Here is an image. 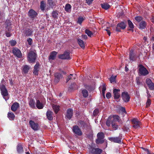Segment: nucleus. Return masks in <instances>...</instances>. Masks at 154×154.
Wrapping results in <instances>:
<instances>
[{"instance_id":"nucleus-51","label":"nucleus","mask_w":154,"mask_h":154,"mask_svg":"<svg viewBox=\"0 0 154 154\" xmlns=\"http://www.w3.org/2000/svg\"><path fill=\"white\" fill-rule=\"evenodd\" d=\"M5 34L6 36L8 37H10L11 35V32L8 31L7 30H5Z\"/></svg>"},{"instance_id":"nucleus-34","label":"nucleus","mask_w":154,"mask_h":154,"mask_svg":"<svg viewBox=\"0 0 154 154\" xmlns=\"http://www.w3.org/2000/svg\"><path fill=\"white\" fill-rule=\"evenodd\" d=\"M101 7L102 8L105 10H107L109 9L110 7V5L107 3H103L101 5Z\"/></svg>"},{"instance_id":"nucleus-61","label":"nucleus","mask_w":154,"mask_h":154,"mask_svg":"<svg viewBox=\"0 0 154 154\" xmlns=\"http://www.w3.org/2000/svg\"><path fill=\"white\" fill-rule=\"evenodd\" d=\"M94 0H86V3L88 5L91 4Z\"/></svg>"},{"instance_id":"nucleus-24","label":"nucleus","mask_w":154,"mask_h":154,"mask_svg":"<svg viewBox=\"0 0 154 154\" xmlns=\"http://www.w3.org/2000/svg\"><path fill=\"white\" fill-rule=\"evenodd\" d=\"M77 42L81 48L84 49L85 48V44L84 41L80 38H78Z\"/></svg>"},{"instance_id":"nucleus-48","label":"nucleus","mask_w":154,"mask_h":154,"mask_svg":"<svg viewBox=\"0 0 154 154\" xmlns=\"http://www.w3.org/2000/svg\"><path fill=\"white\" fill-rule=\"evenodd\" d=\"M151 104V100H150V99H149V98H148V99L147 100V101L146 103V107L147 108L149 107L150 105Z\"/></svg>"},{"instance_id":"nucleus-29","label":"nucleus","mask_w":154,"mask_h":154,"mask_svg":"<svg viewBox=\"0 0 154 154\" xmlns=\"http://www.w3.org/2000/svg\"><path fill=\"white\" fill-rule=\"evenodd\" d=\"M29 104V106L32 108H35V101L32 98L30 99Z\"/></svg>"},{"instance_id":"nucleus-50","label":"nucleus","mask_w":154,"mask_h":154,"mask_svg":"<svg viewBox=\"0 0 154 154\" xmlns=\"http://www.w3.org/2000/svg\"><path fill=\"white\" fill-rule=\"evenodd\" d=\"M149 88L151 90H154V83L153 82L148 86Z\"/></svg>"},{"instance_id":"nucleus-60","label":"nucleus","mask_w":154,"mask_h":154,"mask_svg":"<svg viewBox=\"0 0 154 154\" xmlns=\"http://www.w3.org/2000/svg\"><path fill=\"white\" fill-rule=\"evenodd\" d=\"M136 80L137 85H140L141 83L140 79H137Z\"/></svg>"},{"instance_id":"nucleus-32","label":"nucleus","mask_w":154,"mask_h":154,"mask_svg":"<svg viewBox=\"0 0 154 154\" xmlns=\"http://www.w3.org/2000/svg\"><path fill=\"white\" fill-rule=\"evenodd\" d=\"M52 108L55 114H57L59 110V106L56 105H54Z\"/></svg>"},{"instance_id":"nucleus-58","label":"nucleus","mask_w":154,"mask_h":154,"mask_svg":"<svg viewBox=\"0 0 154 154\" xmlns=\"http://www.w3.org/2000/svg\"><path fill=\"white\" fill-rule=\"evenodd\" d=\"M106 124L107 126H110L111 125L110 120L109 119L107 120L106 122Z\"/></svg>"},{"instance_id":"nucleus-45","label":"nucleus","mask_w":154,"mask_h":154,"mask_svg":"<svg viewBox=\"0 0 154 154\" xmlns=\"http://www.w3.org/2000/svg\"><path fill=\"white\" fill-rule=\"evenodd\" d=\"M85 33L88 35V36L90 37H91V35H93L92 32L88 29H86L85 31Z\"/></svg>"},{"instance_id":"nucleus-31","label":"nucleus","mask_w":154,"mask_h":154,"mask_svg":"<svg viewBox=\"0 0 154 154\" xmlns=\"http://www.w3.org/2000/svg\"><path fill=\"white\" fill-rule=\"evenodd\" d=\"M8 117L10 120H14L15 116L14 114L12 112H8Z\"/></svg>"},{"instance_id":"nucleus-6","label":"nucleus","mask_w":154,"mask_h":154,"mask_svg":"<svg viewBox=\"0 0 154 154\" xmlns=\"http://www.w3.org/2000/svg\"><path fill=\"white\" fill-rule=\"evenodd\" d=\"M58 57L62 60H70L71 59L70 56L69 52L67 51H65L63 54L59 55Z\"/></svg>"},{"instance_id":"nucleus-49","label":"nucleus","mask_w":154,"mask_h":154,"mask_svg":"<svg viewBox=\"0 0 154 154\" xmlns=\"http://www.w3.org/2000/svg\"><path fill=\"white\" fill-rule=\"evenodd\" d=\"M152 82L151 80L149 78H147L146 79V84L148 86L150 84H151L152 83Z\"/></svg>"},{"instance_id":"nucleus-5","label":"nucleus","mask_w":154,"mask_h":154,"mask_svg":"<svg viewBox=\"0 0 154 154\" xmlns=\"http://www.w3.org/2000/svg\"><path fill=\"white\" fill-rule=\"evenodd\" d=\"M126 26V22L124 21L118 23L116 27V31L118 32H121V29H124Z\"/></svg>"},{"instance_id":"nucleus-43","label":"nucleus","mask_w":154,"mask_h":154,"mask_svg":"<svg viewBox=\"0 0 154 154\" xmlns=\"http://www.w3.org/2000/svg\"><path fill=\"white\" fill-rule=\"evenodd\" d=\"M84 19L83 17H79L78 18V20L77 22V23L81 25L82 23L84 20Z\"/></svg>"},{"instance_id":"nucleus-27","label":"nucleus","mask_w":154,"mask_h":154,"mask_svg":"<svg viewBox=\"0 0 154 154\" xmlns=\"http://www.w3.org/2000/svg\"><path fill=\"white\" fill-rule=\"evenodd\" d=\"M36 106L39 109H42L44 107L43 104L39 100H36Z\"/></svg>"},{"instance_id":"nucleus-18","label":"nucleus","mask_w":154,"mask_h":154,"mask_svg":"<svg viewBox=\"0 0 154 154\" xmlns=\"http://www.w3.org/2000/svg\"><path fill=\"white\" fill-rule=\"evenodd\" d=\"M54 82L57 83L60 81V79L62 78V75L59 73H56L54 74Z\"/></svg>"},{"instance_id":"nucleus-38","label":"nucleus","mask_w":154,"mask_h":154,"mask_svg":"<svg viewBox=\"0 0 154 154\" xmlns=\"http://www.w3.org/2000/svg\"><path fill=\"white\" fill-rule=\"evenodd\" d=\"M71 5L70 4H66L65 8V11L66 12H69V11H71Z\"/></svg>"},{"instance_id":"nucleus-35","label":"nucleus","mask_w":154,"mask_h":154,"mask_svg":"<svg viewBox=\"0 0 154 154\" xmlns=\"http://www.w3.org/2000/svg\"><path fill=\"white\" fill-rule=\"evenodd\" d=\"M82 92L83 95V96L84 97L86 98L88 96V92L86 89H84L82 90Z\"/></svg>"},{"instance_id":"nucleus-52","label":"nucleus","mask_w":154,"mask_h":154,"mask_svg":"<svg viewBox=\"0 0 154 154\" xmlns=\"http://www.w3.org/2000/svg\"><path fill=\"white\" fill-rule=\"evenodd\" d=\"M85 88L89 91L91 90V85H89L87 84L84 85Z\"/></svg>"},{"instance_id":"nucleus-26","label":"nucleus","mask_w":154,"mask_h":154,"mask_svg":"<svg viewBox=\"0 0 154 154\" xmlns=\"http://www.w3.org/2000/svg\"><path fill=\"white\" fill-rule=\"evenodd\" d=\"M146 26V22L142 21L139 24V28L141 29H144Z\"/></svg>"},{"instance_id":"nucleus-37","label":"nucleus","mask_w":154,"mask_h":154,"mask_svg":"<svg viewBox=\"0 0 154 154\" xmlns=\"http://www.w3.org/2000/svg\"><path fill=\"white\" fill-rule=\"evenodd\" d=\"M116 76H114L112 75L109 78V80L111 83H116Z\"/></svg>"},{"instance_id":"nucleus-59","label":"nucleus","mask_w":154,"mask_h":154,"mask_svg":"<svg viewBox=\"0 0 154 154\" xmlns=\"http://www.w3.org/2000/svg\"><path fill=\"white\" fill-rule=\"evenodd\" d=\"M106 90V85L105 84H104L102 85V91H105Z\"/></svg>"},{"instance_id":"nucleus-21","label":"nucleus","mask_w":154,"mask_h":154,"mask_svg":"<svg viewBox=\"0 0 154 154\" xmlns=\"http://www.w3.org/2000/svg\"><path fill=\"white\" fill-rule=\"evenodd\" d=\"M103 150L99 148H95L92 149L91 151V153L93 154H101Z\"/></svg>"},{"instance_id":"nucleus-12","label":"nucleus","mask_w":154,"mask_h":154,"mask_svg":"<svg viewBox=\"0 0 154 154\" xmlns=\"http://www.w3.org/2000/svg\"><path fill=\"white\" fill-rule=\"evenodd\" d=\"M0 89L1 94L5 98V97H6L8 95L7 90L6 89L5 86L3 85L0 86Z\"/></svg>"},{"instance_id":"nucleus-14","label":"nucleus","mask_w":154,"mask_h":154,"mask_svg":"<svg viewBox=\"0 0 154 154\" xmlns=\"http://www.w3.org/2000/svg\"><path fill=\"white\" fill-rule=\"evenodd\" d=\"M40 64L39 62L37 61L34 67V69L33 70V73L35 75H37L38 74V72L39 70Z\"/></svg>"},{"instance_id":"nucleus-11","label":"nucleus","mask_w":154,"mask_h":154,"mask_svg":"<svg viewBox=\"0 0 154 154\" xmlns=\"http://www.w3.org/2000/svg\"><path fill=\"white\" fill-rule=\"evenodd\" d=\"M121 97L124 102H128L129 101L130 97L128 92H122Z\"/></svg>"},{"instance_id":"nucleus-39","label":"nucleus","mask_w":154,"mask_h":154,"mask_svg":"<svg viewBox=\"0 0 154 154\" xmlns=\"http://www.w3.org/2000/svg\"><path fill=\"white\" fill-rule=\"evenodd\" d=\"M17 150L19 153H21L23 152V148L22 146L20 145H18L17 146Z\"/></svg>"},{"instance_id":"nucleus-28","label":"nucleus","mask_w":154,"mask_h":154,"mask_svg":"<svg viewBox=\"0 0 154 154\" xmlns=\"http://www.w3.org/2000/svg\"><path fill=\"white\" fill-rule=\"evenodd\" d=\"M46 6V4L45 1H42L40 2V8L42 11H44L45 10Z\"/></svg>"},{"instance_id":"nucleus-23","label":"nucleus","mask_w":154,"mask_h":154,"mask_svg":"<svg viewBox=\"0 0 154 154\" xmlns=\"http://www.w3.org/2000/svg\"><path fill=\"white\" fill-rule=\"evenodd\" d=\"M57 54V52L53 51L51 52L49 56V60H54L55 59L56 56Z\"/></svg>"},{"instance_id":"nucleus-19","label":"nucleus","mask_w":154,"mask_h":154,"mask_svg":"<svg viewBox=\"0 0 154 154\" xmlns=\"http://www.w3.org/2000/svg\"><path fill=\"white\" fill-rule=\"evenodd\" d=\"M12 25L11 23L9 20H6L5 24V30H7L8 31H9L11 29Z\"/></svg>"},{"instance_id":"nucleus-47","label":"nucleus","mask_w":154,"mask_h":154,"mask_svg":"<svg viewBox=\"0 0 154 154\" xmlns=\"http://www.w3.org/2000/svg\"><path fill=\"white\" fill-rule=\"evenodd\" d=\"M135 19L138 22H140L143 20V18L139 16L135 17Z\"/></svg>"},{"instance_id":"nucleus-7","label":"nucleus","mask_w":154,"mask_h":154,"mask_svg":"<svg viewBox=\"0 0 154 154\" xmlns=\"http://www.w3.org/2000/svg\"><path fill=\"white\" fill-rule=\"evenodd\" d=\"M131 121L133 124L132 127L134 128L137 129L140 128L141 123L137 119H133L131 120Z\"/></svg>"},{"instance_id":"nucleus-42","label":"nucleus","mask_w":154,"mask_h":154,"mask_svg":"<svg viewBox=\"0 0 154 154\" xmlns=\"http://www.w3.org/2000/svg\"><path fill=\"white\" fill-rule=\"evenodd\" d=\"M111 125L112 128L114 130H116L118 129V126L114 121H112Z\"/></svg>"},{"instance_id":"nucleus-55","label":"nucleus","mask_w":154,"mask_h":154,"mask_svg":"<svg viewBox=\"0 0 154 154\" xmlns=\"http://www.w3.org/2000/svg\"><path fill=\"white\" fill-rule=\"evenodd\" d=\"M141 148L144 151L146 152L147 154H151L150 152V151H149V150L148 149L144 148L143 147H141Z\"/></svg>"},{"instance_id":"nucleus-36","label":"nucleus","mask_w":154,"mask_h":154,"mask_svg":"<svg viewBox=\"0 0 154 154\" xmlns=\"http://www.w3.org/2000/svg\"><path fill=\"white\" fill-rule=\"evenodd\" d=\"M79 125H80L81 127L85 128L86 124L83 121L80 120L78 122Z\"/></svg>"},{"instance_id":"nucleus-10","label":"nucleus","mask_w":154,"mask_h":154,"mask_svg":"<svg viewBox=\"0 0 154 154\" xmlns=\"http://www.w3.org/2000/svg\"><path fill=\"white\" fill-rule=\"evenodd\" d=\"M12 52L13 54L19 58L22 57V54L21 51L17 48H14L12 49Z\"/></svg>"},{"instance_id":"nucleus-33","label":"nucleus","mask_w":154,"mask_h":154,"mask_svg":"<svg viewBox=\"0 0 154 154\" xmlns=\"http://www.w3.org/2000/svg\"><path fill=\"white\" fill-rule=\"evenodd\" d=\"M48 4L51 8L55 5L56 4L54 0H47Z\"/></svg>"},{"instance_id":"nucleus-2","label":"nucleus","mask_w":154,"mask_h":154,"mask_svg":"<svg viewBox=\"0 0 154 154\" xmlns=\"http://www.w3.org/2000/svg\"><path fill=\"white\" fill-rule=\"evenodd\" d=\"M138 67H139L138 74L140 75L146 76L149 73L146 69L142 65L140 64Z\"/></svg>"},{"instance_id":"nucleus-9","label":"nucleus","mask_w":154,"mask_h":154,"mask_svg":"<svg viewBox=\"0 0 154 154\" xmlns=\"http://www.w3.org/2000/svg\"><path fill=\"white\" fill-rule=\"evenodd\" d=\"M28 15L30 18L33 20L37 17L38 14L33 9H30L28 12Z\"/></svg>"},{"instance_id":"nucleus-8","label":"nucleus","mask_w":154,"mask_h":154,"mask_svg":"<svg viewBox=\"0 0 154 154\" xmlns=\"http://www.w3.org/2000/svg\"><path fill=\"white\" fill-rule=\"evenodd\" d=\"M72 130L74 134L79 136H81L82 134L81 129L77 125H74L72 127Z\"/></svg>"},{"instance_id":"nucleus-22","label":"nucleus","mask_w":154,"mask_h":154,"mask_svg":"<svg viewBox=\"0 0 154 154\" xmlns=\"http://www.w3.org/2000/svg\"><path fill=\"white\" fill-rule=\"evenodd\" d=\"M20 106L19 104L17 102H14L12 105L11 109L13 112L16 111Z\"/></svg>"},{"instance_id":"nucleus-44","label":"nucleus","mask_w":154,"mask_h":154,"mask_svg":"<svg viewBox=\"0 0 154 154\" xmlns=\"http://www.w3.org/2000/svg\"><path fill=\"white\" fill-rule=\"evenodd\" d=\"M9 43L11 46H14L16 44L17 42L15 40H12L9 41Z\"/></svg>"},{"instance_id":"nucleus-63","label":"nucleus","mask_w":154,"mask_h":154,"mask_svg":"<svg viewBox=\"0 0 154 154\" xmlns=\"http://www.w3.org/2000/svg\"><path fill=\"white\" fill-rule=\"evenodd\" d=\"M70 75H71L70 76L71 79L70 80L75 79V75H74V76H73V74H70Z\"/></svg>"},{"instance_id":"nucleus-20","label":"nucleus","mask_w":154,"mask_h":154,"mask_svg":"<svg viewBox=\"0 0 154 154\" xmlns=\"http://www.w3.org/2000/svg\"><path fill=\"white\" fill-rule=\"evenodd\" d=\"M53 113L50 110H48L47 112L46 116L47 119L49 121L52 120L53 119Z\"/></svg>"},{"instance_id":"nucleus-46","label":"nucleus","mask_w":154,"mask_h":154,"mask_svg":"<svg viewBox=\"0 0 154 154\" xmlns=\"http://www.w3.org/2000/svg\"><path fill=\"white\" fill-rule=\"evenodd\" d=\"M99 112V110L98 109H96L93 112V116H97Z\"/></svg>"},{"instance_id":"nucleus-54","label":"nucleus","mask_w":154,"mask_h":154,"mask_svg":"<svg viewBox=\"0 0 154 154\" xmlns=\"http://www.w3.org/2000/svg\"><path fill=\"white\" fill-rule=\"evenodd\" d=\"M123 131H125L126 132H128V131L129 130V128L128 126H124L122 128Z\"/></svg>"},{"instance_id":"nucleus-3","label":"nucleus","mask_w":154,"mask_h":154,"mask_svg":"<svg viewBox=\"0 0 154 154\" xmlns=\"http://www.w3.org/2000/svg\"><path fill=\"white\" fill-rule=\"evenodd\" d=\"M97 139L96 140V143L97 144H101L104 142V138L105 135L103 132H100L97 135Z\"/></svg>"},{"instance_id":"nucleus-57","label":"nucleus","mask_w":154,"mask_h":154,"mask_svg":"<svg viewBox=\"0 0 154 154\" xmlns=\"http://www.w3.org/2000/svg\"><path fill=\"white\" fill-rule=\"evenodd\" d=\"M106 97L107 98L109 99L111 97V94L110 93L108 92L106 94Z\"/></svg>"},{"instance_id":"nucleus-17","label":"nucleus","mask_w":154,"mask_h":154,"mask_svg":"<svg viewBox=\"0 0 154 154\" xmlns=\"http://www.w3.org/2000/svg\"><path fill=\"white\" fill-rule=\"evenodd\" d=\"M33 31L32 29L27 28L23 31V34L26 37H29L32 35Z\"/></svg>"},{"instance_id":"nucleus-62","label":"nucleus","mask_w":154,"mask_h":154,"mask_svg":"<svg viewBox=\"0 0 154 154\" xmlns=\"http://www.w3.org/2000/svg\"><path fill=\"white\" fill-rule=\"evenodd\" d=\"M120 109L122 112L126 113L125 110V107H121Z\"/></svg>"},{"instance_id":"nucleus-56","label":"nucleus","mask_w":154,"mask_h":154,"mask_svg":"<svg viewBox=\"0 0 154 154\" xmlns=\"http://www.w3.org/2000/svg\"><path fill=\"white\" fill-rule=\"evenodd\" d=\"M120 117L118 115H115L113 116L114 120L113 121H117L119 120V119H120Z\"/></svg>"},{"instance_id":"nucleus-25","label":"nucleus","mask_w":154,"mask_h":154,"mask_svg":"<svg viewBox=\"0 0 154 154\" xmlns=\"http://www.w3.org/2000/svg\"><path fill=\"white\" fill-rule=\"evenodd\" d=\"M30 67L28 65H25L22 70V73L23 72L25 74L27 73L28 72L29 70L30 69Z\"/></svg>"},{"instance_id":"nucleus-16","label":"nucleus","mask_w":154,"mask_h":154,"mask_svg":"<svg viewBox=\"0 0 154 154\" xmlns=\"http://www.w3.org/2000/svg\"><path fill=\"white\" fill-rule=\"evenodd\" d=\"M29 124L30 126L34 130L37 131L38 130V125L35 123L33 121L31 120L29 121Z\"/></svg>"},{"instance_id":"nucleus-4","label":"nucleus","mask_w":154,"mask_h":154,"mask_svg":"<svg viewBox=\"0 0 154 154\" xmlns=\"http://www.w3.org/2000/svg\"><path fill=\"white\" fill-rule=\"evenodd\" d=\"M108 139L111 142L120 144H121L122 142V136L120 135L118 137H109Z\"/></svg>"},{"instance_id":"nucleus-13","label":"nucleus","mask_w":154,"mask_h":154,"mask_svg":"<svg viewBox=\"0 0 154 154\" xmlns=\"http://www.w3.org/2000/svg\"><path fill=\"white\" fill-rule=\"evenodd\" d=\"M120 90L119 89H114L113 90V97L115 100L119 99L120 96Z\"/></svg>"},{"instance_id":"nucleus-53","label":"nucleus","mask_w":154,"mask_h":154,"mask_svg":"<svg viewBox=\"0 0 154 154\" xmlns=\"http://www.w3.org/2000/svg\"><path fill=\"white\" fill-rule=\"evenodd\" d=\"M27 41L29 45H31L32 43V40L31 38H29L27 39Z\"/></svg>"},{"instance_id":"nucleus-30","label":"nucleus","mask_w":154,"mask_h":154,"mask_svg":"<svg viewBox=\"0 0 154 154\" xmlns=\"http://www.w3.org/2000/svg\"><path fill=\"white\" fill-rule=\"evenodd\" d=\"M129 59L130 60L134 61L135 60L134 54L133 50H131L129 54Z\"/></svg>"},{"instance_id":"nucleus-64","label":"nucleus","mask_w":154,"mask_h":154,"mask_svg":"<svg viewBox=\"0 0 154 154\" xmlns=\"http://www.w3.org/2000/svg\"><path fill=\"white\" fill-rule=\"evenodd\" d=\"M109 27H107V29H106L105 30L107 31L108 34L110 36V35L111 32L108 29H109Z\"/></svg>"},{"instance_id":"nucleus-15","label":"nucleus","mask_w":154,"mask_h":154,"mask_svg":"<svg viewBox=\"0 0 154 154\" xmlns=\"http://www.w3.org/2000/svg\"><path fill=\"white\" fill-rule=\"evenodd\" d=\"M73 114V111L72 108H69L67 109L65 117L67 119L70 120L72 118Z\"/></svg>"},{"instance_id":"nucleus-40","label":"nucleus","mask_w":154,"mask_h":154,"mask_svg":"<svg viewBox=\"0 0 154 154\" xmlns=\"http://www.w3.org/2000/svg\"><path fill=\"white\" fill-rule=\"evenodd\" d=\"M58 14L56 11H54L52 12V16L54 19H56L57 18Z\"/></svg>"},{"instance_id":"nucleus-1","label":"nucleus","mask_w":154,"mask_h":154,"mask_svg":"<svg viewBox=\"0 0 154 154\" xmlns=\"http://www.w3.org/2000/svg\"><path fill=\"white\" fill-rule=\"evenodd\" d=\"M37 55L34 51H31L29 52L27 56V60L30 63H34L35 61Z\"/></svg>"},{"instance_id":"nucleus-41","label":"nucleus","mask_w":154,"mask_h":154,"mask_svg":"<svg viewBox=\"0 0 154 154\" xmlns=\"http://www.w3.org/2000/svg\"><path fill=\"white\" fill-rule=\"evenodd\" d=\"M127 22L129 27L131 29H133L134 28V25L132 22L130 20H128Z\"/></svg>"}]
</instances>
